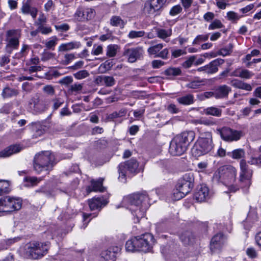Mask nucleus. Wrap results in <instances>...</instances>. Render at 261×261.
Listing matches in <instances>:
<instances>
[{
  "label": "nucleus",
  "instance_id": "nucleus-11",
  "mask_svg": "<svg viewBox=\"0 0 261 261\" xmlns=\"http://www.w3.org/2000/svg\"><path fill=\"white\" fill-rule=\"evenodd\" d=\"M167 0H148L145 3L144 12L150 16H155L163 7Z\"/></svg>",
  "mask_w": 261,
  "mask_h": 261
},
{
  "label": "nucleus",
  "instance_id": "nucleus-59",
  "mask_svg": "<svg viewBox=\"0 0 261 261\" xmlns=\"http://www.w3.org/2000/svg\"><path fill=\"white\" fill-rule=\"evenodd\" d=\"M38 31L42 34L46 35L52 32V29L50 27H45L42 25H40L38 27Z\"/></svg>",
  "mask_w": 261,
  "mask_h": 261
},
{
  "label": "nucleus",
  "instance_id": "nucleus-24",
  "mask_svg": "<svg viewBox=\"0 0 261 261\" xmlns=\"http://www.w3.org/2000/svg\"><path fill=\"white\" fill-rule=\"evenodd\" d=\"M231 90V88L226 85L219 86L215 90V98L221 99L226 97Z\"/></svg>",
  "mask_w": 261,
  "mask_h": 261
},
{
  "label": "nucleus",
  "instance_id": "nucleus-64",
  "mask_svg": "<svg viewBox=\"0 0 261 261\" xmlns=\"http://www.w3.org/2000/svg\"><path fill=\"white\" fill-rule=\"evenodd\" d=\"M216 5L219 8L221 9H225L226 8L228 0H216Z\"/></svg>",
  "mask_w": 261,
  "mask_h": 261
},
{
  "label": "nucleus",
  "instance_id": "nucleus-12",
  "mask_svg": "<svg viewBox=\"0 0 261 261\" xmlns=\"http://www.w3.org/2000/svg\"><path fill=\"white\" fill-rule=\"evenodd\" d=\"M220 133L223 140L227 142L237 141L244 136L243 131L233 129L229 127H223Z\"/></svg>",
  "mask_w": 261,
  "mask_h": 261
},
{
  "label": "nucleus",
  "instance_id": "nucleus-6",
  "mask_svg": "<svg viewBox=\"0 0 261 261\" xmlns=\"http://www.w3.org/2000/svg\"><path fill=\"white\" fill-rule=\"evenodd\" d=\"M213 143L211 135H206V137H199L194 144L192 153L195 157H199L208 153L213 148Z\"/></svg>",
  "mask_w": 261,
  "mask_h": 261
},
{
  "label": "nucleus",
  "instance_id": "nucleus-37",
  "mask_svg": "<svg viewBox=\"0 0 261 261\" xmlns=\"http://www.w3.org/2000/svg\"><path fill=\"white\" fill-rule=\"evenodd\" d=\"M100 81L104 83L107 87H112L115 84V80L112 76H100L98 77Z\"/></svg>",
  "mask_w": 261,
  "mask_h": 261
},
{
  "label": "nucleus",
  "instance_id": "nucleus-50",
  "mask_svg": "<svg viewBox=\"0 0 261 261\" xmlns=\"http://www.w3.org/2000/svg\"><path fill=\"white\" fill-rule=\"evenodd\" d=\"M126 114L125 110H121L119 111V113L117 112H114L112 113V114H110L108 116V119L110 120H113V119L121 117L123 115H124Z\"/></svg>",
  "mask_w": 261,
  "mask_h": 261
},
{
  "label": "nucleus",
  "instance_id": "nucleus-1",
  "mask_svg": "<svg viewBox=\"0 0 261 261\" xmlns=\"http://www.w3.org/2000/svg\"><path fill=\"white\" fill-rule=\"evenodd\" d=\"M122 204L135 216V223H138L145 216L146 210L151 204V200L146 192L137 193L125 197Z\"/></svg>",
  "mask_w": 261,
  "mask_h": 261
},
{
  "label": "nucleus",
  "instance_id": "nucleus-56",
  "mask_svg": "<svg viewBox=\"0 0 261 261\" xmlns=\"http://www.w3.org/2000/svg\"><path fill=\"white\" fill-rule=\"evenodd\" d=\"M53 101L54 102L53 109L55 110H57L64 103V100L60 98H56L53 99Z\"/></svg>",
  "mask_w": 261,
  "mask_h": 261
},
{
  "label": "nucleus",
  "instance_id": "nucleus-36",
  "mask_svg": "<svg viewBox=\"0 0 261 261\" xmlns=\"http://www.w3.org/2000/svg\"><path fill=\"white\" fill-rule=\"evenodd\" d=\"M191 122L195 125L203 124L206 126H210L214 124V122L205 117L192 119Z\"/></svg>",
  "mask_w": 261,
  "mask_h": 261
},
{
  "label": "nucleus",
  "instance_id": "nucleus-9",
  "mask_svg": "<svg viewBox=\"0 0 261 261\" xmlns=\"http://www.w3.org/2000/svg\"><path fill=\"white\" fill-rule=\"evenodd\" d=\"M240 173L239 181L242 188H248L251 184L253 171L250 169L246 161L241 160L240 163Z\"/></svg>",
  "mask_w": 261,
  "mask_h": 261
},
{
  "label": "nucleus",
  "instance_id": "nucleus-18",
  "mask_svg": "<svg viewBox=\"0 0 261 261\" xmlns=\"http://www.w3.org/2000/svg\"><path fill=\"white\" fill-rule=\"evenodd\" d=\"M29 105L30 108L37 113L44 112L47 109L45 102L38 96L32 98L30 101Z\"/></svg>",
  "mask_w": 261,
  "mask_h": 261
},
{
  "label": "nucleus",
  "instance_id": "nucleus-15",
  "mask_svg": "<svg viewBox=\"0 0 261 261\" xmlns=\"http://www.w3.org/2000/svg\"><path fill=\"white\" fill-rule=\"evenodd\" d=\"M164 46V45L163 43L153 45L147 49V53L149 55H153L155 58L167 59L169 55V50L167 48L162 50Z\"/></svg>",
  "mask_w": 261,
  "mask_h": 261
},
{
  "label": "nucleus",
  "instance_id": "nucleus-28",
  "mask_svg": "<svg viewBox=\"0 0 261 261\" xmlns=\"http://www.w3.org/2000/svg\"><path fill=\"white\" fill-rule=\"evenodd\" d=\"M207 84V80L196 78L187 83L186 87L192 89H198L202 88Z\"/></svg>",
  "mask_w": 261,
  "mask_h": 261
},
{
  "label": "nucleus",
  "instance_id": "nucleus-44",
  "mask_svg": "<svg viewBox=\"0 0 261 261\" xmlns=\"http://www.w3.org/2000/svg\"><path fill=\"white\" fill-rule=\"evenodd\" d=\"M187 194L184 193L182 190H179V188L176 187L174 190L173 193V198L175 200H178L184 197Z\"/></svg>",
  "mask_w": 261,
  "mask_h": 261
},
{
  "label": "nucleus",
  "instance_id": "nucleus-16",
  "mask_svg": "<svg viewBox=\"0 0 261 261\" xmlns=\"http://www.w3.org/2000/svg\"><path fill=\"white\" fill-rule=\"evenodd\" d=\"M94 9L89 8H79L74 15L75 20L78 21H84L92 19L95 15Z\"/></svg>",
  "mask_w": 261,
  "mask_h": 261
},
{
  "label": "nucleus",
  "instance_id": "nucleus-3",
  "mask_svg": "<svg viewBox=\"0 0 261 261\" xmlns=\"http://www.w3.org/2000/svg\"><path fill=\"white\" fill-rule=\"evenodd\" d=\"M195 138V133L192 130L184 131L176 135L170 143V153L173 155L182 154L187 150Z\"/></svg>",
  "mask_w": 261,
  "mask_h": 261
},
{
  "label": "nucleus",
  "instance_id": "nucleus-62",
  "mask_svg": "<svg viewBox=\"0 0 261 261\" xmlns=\"http://www.w3.org/2000/svg\"><path fill=\"white\" fill-rule=\"evenodd\" d=\"M186 52L182 49H175L172 51V56L174 58H178L181 55H185Z\"/></svg>",
  "mask_w": 261,
  "mask_h": 261
},
{
  "label": "nucleus",
  "instance_id": "nucleus-40",
  "mask_svg": "<svg viewBox=\"0 0 261 261\" xmlns=\"http://www.w3.org/2000/svg\"><path fill=\"white\" fill-rule=\"evenodd\" d=\"M145 34L144 31H130L127 35L128 38L130 39L143 37Z\"/></svg>",
  "mask_w": 261,
  "mask_h": 261
},
{
  "label": "nucleus",
  "instance_id": "nucleus-19",
  "mask_svg": "<svg viewBox=\"0 0 261 261\" xmlns=\"http://www.w3.org/2000/svg\"><path fill=\"white\" fill-rule=\"evenodd\" d=\"M211 194L208 188L205 185H201L195 194V199L199 202H203L210 198Z\"/></svg>",
  "mask_w": 261,
  "mask_h": 261
},
{
  "label": "nucleus",
  "instance_id": "nucleus-49",
  "mask_svg": "<svg viewBox=\"0 0 261 261\" xmlns=\"http://www.w3.org/2000/svg\"><path fill=\"white\" fill-rule=\"evenodd\" d=\"M109 249L111 250L110 251V255L109 256H107V258H114L115 257L116 254L118 253L120 250L121 248L119 246H112L110 247Z\"/></svg>",
  "mask_w": 261,
  "mask_h": 261
},
{
  "label": "nucleus",
  "instance_id": "nucleus-33",
  "mask_svg": "<svg viewBox=\"0 0 261 261\" xmlns=\"http://www.w3.org/2000/svg\"><path fill=\"white\" fill-rule=\"evenodd\" d=\"M125 23L126 22L119 16H112L110 19V24L113 27L122 28L125 25Z\"/></svg>",
  "mask_w": 261,
  "mask_h": 261
},
{
  "label": "nucleus",
  "instance_id": "nucleus-43",
  "mask_svg": "<svg viewBox=\"0 0 261 261\" xmlns=\"http://www.w3.org/2000/svg\"><path fill=\"white\" fill-rule=\"evenodd\" d=\"M209 33L197 35L192 42L193 45L197 44L202 41H206L209 37Z\"/></svg>",
  "mask_w": 261,
  "mask_h": 261
},
{
  "label": "nucleus",
  "instance_id": "nucleus-63",
  "mask_svg": "<svg viewBox=\"0 0 261 261\" xmlns=\"http://www.w3.org/2000/svg\"><path fill=\"white\" fill-rule=\"evenodd\" d=\"M153 68H159L164 65V62L160 60H154L151 62Z\"/></svg>",
  "mask_w": 261,
  "mask_h": 261
},
{
  "label": "nucleus",
  "instance_id": "nucleus-8",
  "mask_svg": "<svg viewBox=\"0 0 261 261\" xmlns=\"http://www.w3.org/2000/svg\"><path fill=\"white\" fill-rule=\"evenodd\" d=\"M25 250L26 254L30 257L38 259L46 254L48 250V245L46 243L44 244L32 242L25 245Z\"/></svg>",
  "mask_w": 261,
  "mask_h": 261
},
{
  "label": "nucleus",
  "instance_id": "nucleus-26",
  "mask_svg": "<svg viewBox=\"0 0 261 261\" xmlns=\"http://www.w3.org/2000/svg\"><path fill=\"white\" fill-rule=\"evenodd\" d=\"M224 60L223 59L218 58L210 62L206 65L207 73L213 74L218 70V66L223 64Z\"/></svg>",
  "mask_w": 261,
  "mask_h": 261
},
{
  "label": "nucleus",
  "instance_id": "nucleus-57",
  "mask_svg": "<svg viewBox=\"0 0 261 261\" xmlns=\"http://www.w3.org/2000/svg\"><path fill=\"white\" fill-rule=\"evenodd\" d=\"M103 48L101 45H94L91 54L95 56H98L102 53Z\"/></svg>",
  "mask_w": 261,
  "mask_h": 261
},
{
  "label": "nucleus",
  "instance_id": "nucleus-35",
  "mask_svg": "<svg viewBox=\"0 0 261 261\" xmlns=\"http://www.w3.org/2000/svg\"><path fill=\"white\" fill-rule=\"evenodd\" d=\"M245 151L243 149H236L231 152H228L227 155L233 159L239 160L245 156Z\"/></svg>",
  "mask_w": 261,
  "mask_h": 261
},
{
  "label": "nucleus",
  "instance_id": "nucleus-48",
  "mask_svg": "<svg viewBox=\"0 0 261 261\" xmlns=\"http://www.w3.org/2000/svg\"><path fill=\"white\" fill-rule=\"evenodd\" d=\"M89 75V73L86 70H82L74 74V76L77 80L85 79Z\"/></svg>",
  "mask_w": 261,
  "mask_h": 261
},
{
  "label": "nucleus",
  "instance_id": "nucleus-52",
  "mask_svg": "<svg viewBox=\"0 0 261 261\" xmlns=\"http://www.w3.org/2000/svg\"><path fill=\"white\" fill-rule=\"evenodd\" d=\"M166 72L169 75H178L181 73V70L178 68H170L168 69Z\"/></svg>",
  "mask_w": 261,
  "mask_h": 261
},
{
  "label": "nucleus",
  "instance_id": "nucleus-25",
  "mask_svg": "<svg viewBox=\"0 0 261 261\" xmlns=\"http://www.w3.org/2000/svg\"><path fill=\"white\" fill-rule=\"evenodd\" d=\"M81 46L80 41H74L62 43L58 47L59 51H67L72 49H77Z\"/></svg>",
  "mask_w": 261,
  "mask_h": 261
},
{
  "label": "nucleus",
  "instance_id": "nucleus-22",
  "mask_svg": "<svg viewBox=\"0 0 261 261\" xmlns=\"http://www.w3.org/2000/svg\"><path fill=\"white\" fill-rule=\"evenodd\" d=\"M225 241L226 238L222 233L216 234L211 240V249H220L225 244Z\"/></svg>",
  "mask_w": 261,
  "mask_h": 261
},
{
  "label": "nucleus",
  "instance_id": "nucleus-53",
  "mask_svg": "<svg viewBox=\"0 0 261 261\" xmlns=\"http://www.w3.org/2000/svg\"><path fill=\"white\" fill-rule=\"evenodd\" d=\"M182 11V8L179 5L173 6L170 11V14L171 16H175L180 13Z\"/></svg>",
  "mask_w": 261,
  "mask_h": 261
},
{
  "label": "nucleus",
  "instance_id": "nucleus-13",
  "mask_svg": "<svg viewBox=\"0 0 261 261\" xmlns=\"http://www.w3.org/2000/svg\"><path fill=\"white\" fill-rule=\"evenodd\" d=\"M194 177L191 173L185 174L179 180L176 187L179 188V190H182L184 193L188 194L191 190L193 186Z\"/></svg>",
  "mask_w": 261,
  "mask_h": 261
},
{
  "label": "nucleus",
  "instance_id": "nucleus-39",
  "mask_svg": "<svg viewBox=\"0 0 261 261\" xmlns=\"http://www.w3.org/2000/svg\"><path fill=\"white\" fill-rule=\"evenodd\" d=\"M59 39L57 36H54L49 38L45 42V46L48 49H54L55 46L58 43Z\"/></svg>",
  "mask_w": 261,
  "mask_h": 261
},
{
  "label": "nucleus",
  "instance_id": "nucleus-51",
  "mask_svg": "<svg viewBox=\"0 0 261 261\" xmlns=\"http://www.w3.org/2000/svg\"><path fill=\"white\" fill-rule=\"evenodd\" d=\"M254 75V73L246 69L242 68L240 78L245 79H250Z\"/></svg>",
  "mask_w": 261,
  "mask_h": 261
},
{
  "label": "nucleus",
  "instance_id": "nucleus-38",
  "mask_svg": "<svg viewBox=\"0 0 261 261\" xmlns=\"http://www.w3.org/2000/svg\"><path fill=\"white\" fill-rule=\"evenodd\" d=\"M119 46L116 44H110L107 47V56L109 57H114L117 54Z\"/></svg>",
  "mask_w": 261,
  "mask_h": 261
},
{
  "label": "nucleus",
  "instance_id": "nucleus-5",
  "mask_svg": "<svg viewBox=\"0 0 261 261\" xmlns=\"http://www.w3.org/2000/svg\"><path fill=\"white\" fill-rule=\"evenodd\" d=\"M55 164V156L51 152L41 151L34 158L33 168L38 174L43 171H46L48 174Z\"/></svg>",
  "mask_w": 261,
  "mask_h": 261
},
{
  "label": "nucleus",
  "instance_id": "nucleus-54",
  "mask_svg": "<svg viewBox=\"0 0 261 261\" xmlns=\"http://www.w3.org/2000/svg\"><path fill=\"white\" fill-rule=\"evenodd\" d=\"M43 91L49 95H54L55 93L54 87L51 85H46L43 88Z\"/></svg>",
  "mask_w": 261,
  "mask_h": 261
},
{
  "label": "nucleus",
  "instance_id": "nucleus-60",
  "mask_svg": "<svg viewBox=\"0 0 261 261\" xmlns=\"http://www.w3.org/2000/svg\"><path fill=\"white\" fill-rule=\"evenodd\" d=\"M246 254L250 258H255L257 256V253L253 248H248L246 250Z\"/></svg>",
  "mask_w": 261,
  "mask_h": 261
},
{
  "label": "nucleus",
  "instance_id": "nucleus-4",
  "mask_svg": "<svg viewBox=\"0 0 261 261\" xmlns=\"http://www.w3.org/2000/svg\"><path fill=\"white\" fill-rule=\"evenodd\" d=\"M237 171L231 165H224L220 167L214 174V181L222 183L228 187L230 192H235L238 188L233 185L236 180Z\"/></svg>",
  "mask_w": 261,
  "mask_h": 261
},
{
  "label": "nucleus",
  "instance_id": "nucleus-20",
  "mask_svg": "<svg viewBox=\"0 0 261 261\" xmlns=\"http://www.w3.org/2000/svg\"><path fill=\"white\" fill-rule=\"evenodd\" d=\"M22 147L18 144L10 145L0 151V158L9 157L11 155L20 152Z\"/></svg>",
  "mask_w": 261,
  "mask_h": 261
},
{
  "label": "nucleus",
  "instance_id": "nucleus-45",
  "mask_svg": "<svg viewBox=\"0 0 261 261\" xmlns=\"http://www.w3.org/2000/svg\"><path fill=\"white\" fill-rule=\"evenodd\" d=\"M112 66V62L110 61H106L100 65L99 69L101 72H105L107 71L110 70Z\"/></svg>",
  "mask_w": 261,
  "mask_h": 261
},
{
  "label": "nucleus",
  "instance_id": "nucleus-21",
  "mask_svg": "<svg viewBox=\"0 0 261 261\" xmlns=\"http://www.w3.org/2000/svg\"><path fill=\"white\" fill-rule=\"evenodd\" d=\"M107 202L102 197H94L88 201L89 206L91 211L100 210L102 207L105 206Z\"/></svg>",
  "mask_w": 261,
  "mask_h": 261
},
{
  "label": "nucleus",
  "instance_id": "nucleus-55",
  "mask_svg": "<svg viewBox=\"0 0 261 261\" xmlns=\"http://www.w3.org/2000/svg\"><path fill=\"white\" fill-rule=\"evenodd\" d=\"M229 48H223L220 49L218 52V55L226 56L231 53L232 45H229Z\"/></svg>",
  "mask_w": 261,
  "mask_h": 261
},
{
  "label": "nucleus",
  "instance_id": "nucleus-2",
  "mask_svg": "<svg viewBox=\"0 0 261 261\" xmlns=\"http://www.w3.org/2000/svg\"><path fill=\"white\" fill-rule=\"evenodd\" d=\"M154 244L153 236L146 233L128 240L125 244L127 251H142L145 253L150 252Z\"/></svg>",
  "mask_w": 261,
  "mask_h": 261
},
{
  "label": "nucleus",
  "instance_id": "nucleus-23",
  "mask_svg": "<svg viewBox=\"0 0 261 261\" xmlns=\"http://www.w3.org/2000/svg\"><path fill=\"white\" fill-rule=\"evenodd\" d=\"M103 178H99L98 179L95 180L92 179L91 180V186L87 188V191L90 193L92 191L103 192L105 188L102 186Z\"/></svg>",
  "mask_w": 261,
  "mask_h": 261
},
{
  "label": "nucleus",
  "instance_id": "nucleus-58",
  "mask_svg": "<svg viewBox=\"0 0 261 261\" xmlns=\"http://www.w3.org/2000/svg\"><path fill=\"white\" fill-rule=\"evenodd\" d=\"M74 58L75 56L73 54H66L64 57V60H63V62L65 64L67 65Z\"/></svg>",
  "mask_w": 261,
  "mask_h": 261
},
{
  "label": "nucleus",
  "instance_id": "nucleus-47",
  "mask_svg": "<svg viewBox=\"0 0 261 261\" xmlns=\"http://www.w3.org/2000/svg\"><path fill=\"white\" fill-rule=\"evenodd\" d=\"M223 27V25L220 20L218 19H215L209 25L208 30H214L215 29L222 28Z\"/></svg>",
  "mask_w": 261,
  "mask_h": 261
},
{
  "label": "nucleus",
  "instance_id": "nucleus-41",
  "mask_svg": "<svg viewBox=\"0 0 261 261\" xmlns=\"http://www.w3.org/2000/svg\"><path fill=\"white\" fill-rule=\"evenodd\" d=\"M42 180V177L37 178L35 176L26 177L24 178V180L28 182L27 186H34L38 184L41 180Z\"/></svg>",
  "mask_w": 261,
  "mask_h": 261
},
{
  "label": "nucleus",
  "instance_id": "nucleus-29",
  "mask_svg": "<svg viewBox=\"0 0 261 261\" xmlns=\"http://www.w3.org/2000/svg\"><path fill=\"white\" fill-rule=\"evenodd\" d=\"M23 2V4L21 8V12L24 14H29L32 16L33 18H35L37 16L38 10L35 7H31L30 4Z\"/></svg>",
  "mask_w": 261,
  "mask_h": 261
},
{
  "label": "nucleus",
  "instance_id": "nucleus-30",
  "mask_svg": "<svg viewBox=\"0 0 261 261\" xmlns=\"http://www.w3.org/2000/svg\"><path fill=\"white\" fill-rule=\"evenodd\" d=\"M203 113L206 115L220 117L222 114V110L216 107H210L204 109Z\"/></svg>",
  "mask_w": 261,
  "mask_h": 261
},
{
  "label": "nucleus",
  "instance_id": "nucleus-61",
  "mask_svg": "<svg viewBox=\"0 0 261 261\" xmlns=\"http://www.w3.org/2000/svg\"><path fill=\"white\" fill-rule=\"evenodd\" d=\"M195 60V56H193L190 57L187 60H186L185 62L183 63V66L185 68H189L192 66Z\"/></svg>",
  "mask_w": 261,
  "mask_h": 261
},
{
  "label": "nucleus",
  "instance_id": "nucleus-42",
  "mask_svg": "<svg viewBox=\"0 0 261 261\" xmlns=\"http://www.w3.org/2000/svg\"><path fill=\"white\" fill-rule=\"evenodd\" d=\"M17 91L13 89L7 87L4 89L2 92V96L4 98H9L17 94Z\"/></svg>",
  "mask_w": 261,
  "mask_h": 261
},
{
  "label": "nucleus",
  "instance_id": "nucleus-7",
  "mask_svg": "<svg viewBox=\"0 0 261 261\" xmlns=\"http://www.w3.org/2000/svg\"><path fill=\"white\" fill-rule=\"evenodd\" d=\"M20 198L7 196L0 198V212L11 213L17 211L22 207Z\"/></svg>",
  "mask_w": 261,
  "mask_h": 261
},
{
  "label": "nucleus",
  "instance_id": "nucleus-31",
  "mask_svg": "<svg viewBox=\"0 0 261 261\" xmlns=\"http://www.w3.org/2000/svg\"><path fill=\"white\" fill-rule=\"evenodd\" d=\"M156 35L160 39L165 40L166 42H168V40H167V39L171 36L172 30L171 29H158L156 30Z\"/></svg>",
  "mask_w": 261,
  "mask_h": 261
},
{
  "label": "nucleus",
  "instance_id": "nucleus-17",
  "mask_svg": "<svg viewBox=\"0 0 261 261\" xmlns=\"http://www.w3.org/2000/svg\"><path fill=\"white\" fill-rule=\"evenodd\" d=\"M20 37V32L18 30H9L6 33L7 47L16 49L19 45V39Z\"/></svg>",
  "mask_w": 261,
  "mask_h": 261
},
{
  "label": "nucleus",
  "instance_id": "nucleus-27",
  "mask_svg": "<svg viewBox=\"0 0 261 261\" xmlns=\"http://www.w3.org/2000/svg\"><path fill=\"white\" fill-rule=\"evenodd\" d=\"M230 84L234 88L251 91L252 90L251 85L237 79H234L230 81Z\"/></svg>",
  "mask_w": 261,
  "mask_h": 261
},
{
  "label": "nucleus",
  "instance_id": "nucleus-14",
  "mask_svg": "<svg viewBox=\"0 0 261 261\" xmlns=\"http://www.w3.org/2000/svg\"><path fill=\"white\" fill-rule=\"evenodd\" d=\"M143 48L138 46L133 48L125 47L123 55L127 58L128 62L133 63L140 59L143 56Z\"/></svg>",
  "mask_w": 261,
  "mask_h": 261
},
{
  "label": "nucleus",
  "instance_id": "nucleus-10",
  "mask_svg": "<svg viewBox=\"0 0 261 261\" xmlns=\"http://www.w3.org/2000/svg\"><path fill=\"white\" fill-rule=\"evenodd\" d=\"M139 163L134 159H131L127 162L121 163L119 166V179H125L126 170L132 173L139 172Z\"/></svg>",
  "mask_w": 261,
  "mask_h": 261
},
{
  "label": "nucleus",
  "instance_id": "nucleus-32",
  "mask_svg": "<svg viewBox=\"0 0 261 261\" xmlns=\"http://www.w3.org/2000/svg\"><path fill=\"white\" fill-rule=\"evenodd\" d=\"M180 239L185 245L192 243L194 240L193 234L190 231H186L182 233L180 237Z\"/></svg>",
  "mask_w": 261,
  "mask_h": 261
},
{
  "label": "nucleus",
  "instance_id": "nucleus-34",
  "mask_svg": "<svg viewBox=\"0 0 261 261\" xmlns=\"http://www.w3.org/2000/svg\"><path fill=\"white\" fill-rule=\"evenodd\" d=\"M178 102L183 105H190L194 103V97L193 95L189 94L177 99Z\"/></svg>",
  "mask_w": 261,
  "mask_h": 261
},
{
  "label": "nucleus",
  "instance_id": "nucleus-46",
  "mask_svg": "<svg viewBox=\"0 0 261 261\" xmlns=\"http://www.w3.org/2000/svg\"><path fill=\"white\" fill-rule=\"evenodd\" d=\"M241 16L233 11H229L227 13V18L229 20L236 22L240 19Z\"/></svg>",
  "mask_w": 261,
  "mask_h": 261
}]
</instances>
